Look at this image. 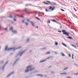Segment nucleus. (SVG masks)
<instances>
[{"label": "nucleus", "mask_w": 78, "mask_h": 78, "mask_svg": "<svg viewBox=\"0 0 78 78\" xmlns=\"http://www.w3.org/2000/svg\"><path fill=\"white\" fill-rule=\"evenodd\" d=\"M0 63H1V64H2V63H3V61H1L0 62Z\"/></svg>", "instance_id": "41"}, {"label": "nucleus", "mask_w": 78, "mask_h": 78, "mask_svg": "<svg viewBox=\"0 0 78 78\" xmlns=\"http://www.w3.org/2000/svg\"><path fill=\"white\" fill-rule=\"evenodd\" d=\"M27 50V49H25V50H24L23 51L22 50L20 51L18 53L16 56V57H17L18 55L20 56L21 57L22 55L23 54V53H24L25 51H26Z\"/></svg>", "instance_id": "2"}, {"label": "nucleus", "mask_w": 78, "mask_h": 78, "mask_svg": "<svg viewBox=\"0 0 78 78\" xmlns=\"http://www.w3.org/2000/svg\"><path fill=\"white\" fill-rule=\"evenodd\" d=\"M74 10L75 11H76V10L75 8H74Z\"/></svg>", "instance_id": "54"}, {"label": "nucleus", "mask_w": 78, "mask_h": 78, "mask_svg": "<svg viewBox=\"0 0 78 78\" xmlns=\"http://www.w3.org/2000/svg\"><path fill=\"white\" fill-rule=\"evenodd\" d=\"M29 6V5L28 4H26L25 5V6Z\"/></svg>", "instance_id": "40"}, {"label": "nucleus", "mask_w": 78, "mask_h": 78, "mask_svg": "<svg viewBox=\"0 0 78 78\" xmlns=\"http://www.w3.org/2000/svg\"><path fill=\"white\" fill-rule=\"evenodd\" d=\"M37 76H41V77L43 76V75L42 74H37Z\"/></svg>", "instance_id": "10"}, {"label": "nucleus", "mask_w": 78, "mask_h": 78, "mask_svg": "<svg viewBox=\"0 0 78 78\" xmlns=\"http://www.w3.org/2000/svg\"><path fill=\"white\" fill-rule=\"evenodd\" d=\"M46 48H42L43 50H45V49H46Z\"/></svg>", "instance_id": "50"}, {"label": "nucleus", "mask_w": 78, "mask_h": 78, "mask_svg": "<svg viewBox=\"0 0 78 78\" xmlns=\"http://www.w3.org/2000/svg\"><path fill=\"white\" fill-rule=\"evenodd\" d=\"M21 17H23V15H21Z\"/></svg>", "instance_id": "56"}, {"label": "nucleus", "mask_w": 78, "mask_h": 78, "mask_svg": "<svg viewBox=\"0 0 78 78\" xmlns=\"http://www.w3.org/2000/svg\"><path fill=\"white\" fill-rule=\"evenodd\" d=\"M52 21H53V22H55V23H58L57 21H56V20H53Z\"/></svg>", "instance_id": "20"}, {"label": "nucleus", "mask_w": 78, "mask_h": 78, "mask_svg": "<svg viewBox=\"0 0 78 78\" xmlns=\"http://www.w3.org/2000/svg\"><path fill=\"white\" fill-rule=\"evenodd\" d=\"M30 40V38H28L27 39V42H29V40Z\"/></svg>", "instance_id": "19"}, {"label": "nucleus", "mask_w": 78, "mask_h": 78, "mask_svg": "<svg viewBox=\"0 0 78 78\" xmlns=\"http://www.w3.org/2000/svg\"><path fill=\"white\" fill-rule=\"evenodd\" d=\"M58 32H59V33H61V30H58Z\"/></svg>", "instance_id": "46"}, {"label": "nucleus", "mask_w": 78, "mask_h": 78, "mask_svg": "<svg viewBox=\"0 0 78 78\" xmlns=\"http://www.w3.org/2000/svg\"><path fill=\"white\" fill-rule=\"evenodd\" d=\"M46 61V59L43 60L42 61H41L40 62V63H42V62H45Z\"/></svg>", "instance_id": "8"}, {"label": "nucleus", "mask_w": 78, "mask_h": 78, "mask_svg": "<svg viewBox=\"0 0 78 78\" xmlns=\"http://www.w3.org/2000/svg\"><path fill=\"white\" fill-rule=\"evenodd\" d=\"M52 5H56V4L55 3H54V4H53Z\"/></svg>", "instance_id": "55"}, {"label": "nucleus", "mask_w": 78, "mask_h": 78, "mask_svg": "<svg viewBox=\"0 0 78 78\" xmlns=\"http://www.w3.org/2000/svg\"><path fill=\"white\" fill-rule=\"evenodd\" d=\"M48 23H50L51 21L50 20H48Z\"/></svg>", "instance_id": "31"}, {"label": "nucleus", "mask_w": 78, "mask_h": 78, "mask_svg": "<svg viewBox=\"0 0 78 78\" xmlns=\"http://www.w3.org/2000/svg\"><path fill=\"white\" fill-rule=\"evenodd\" d=\"M61 11H63V12H64L65 11L64 10V9H61Z\"/></svg>", "instance_id": "38"}, {"label": "nucleus", "mask_w": 78, "mask_h": 78, "mask_svg": "<svg viewBox=\"0 0 78 78\" xmlns=\"http://www.w3.org/2000/svg\"><path fill=\"white\" fill-rule=\"evenodd\" d=\"M51 73L52 74H54V73H55V72H54V71H52V72H51Z\"/></svg>", "instance_id": "27"}, {"label": "nucleus", "mask_w": 78, "mask_h": 78, "mask_svg": "<svg viewBox=\"0 0 78 78\" xmlns=\"http://www.w3.org/2000/svg\"><path fill=\"white\" fill-rule=\"evenodd\" d=\"M8 62H9L8 61H7L6 62V63H5V65H4V66H3L2 67H0V69H4L5 68V66H6V65L8 64Z\"/></svg>", "instance_id": "6"}, {"label": "nucleus", "mask_w": 78, "mask_h": 78, "mask_svg": "<svg viewBox=\"0 0 78 78\" xmlns=\"http://www.w3.org/2000/svg\"><path fill=\"white\" fill-rule=\"evenodd\" d=\"M31 67H32V66L31 65H30L27 67H26V69H29V68L30 69H31Z\"/></svg>", "instance_id": "9"}, {"label": "nucleus", "mask_w": 78, "mask_h": 78, "mask_svg": "<svg viewBox=\"0 0 78 78\" xmlns=\"http://www.w3.org/2000/svg\"><path fill=\"white\" fill-rule=\"evenodd\" d=\"M61 54H62V56H65V55H64V54L63 53H61Z\"/></svg>", "instance_id": "29"}, {"label": "nucleus", "mask_w": 78, "mask_h": 78, "mask_svg": "<svg viewBox=\"0 0 78 78\" xmlns=\"http://www.w3.org/2000/svg\"><path fill=\"white\" fill-rule=\"evenodd\" d=\"M19 59H20L19 58L16 59V61H15V62H14L13 63V64H12V66H15V65L16 64V62H17L18 61H19Z\"/></svg>", "instance_id": "5"}, {"label": "nucleus", "mask_w": 78, "mask_h": 78, "mask_svg": "<svg viewBox=\"0 0 78 78\" xmlns=\"http://www.w3.org/2000/svg\"><path fill=\"white\" fill-rule=\"evenodd\" d=\"M21 47L20 46L19 47H18L17 48H10L9 49H8V46L6 45L5 47V51H6V50H7V51H9V50H12L13 51H14L16 50H17L18 49H20V48H21Z\"/></svg>", "instance_id": "1"}, {"label": "nucleus", "mask_w": 78, "mask_h": 78, "mask_svg": "<svg viewBox=\"0 0 78 78\" xmlns=\"http://www.w3.org/2000/svg\"><path fill=\"white\" fill-rule=\"evenodd\" d=\"M55 54H58V53L55 52Z\"/></svg>", "instance_id": "58"}, {"label": "nucleus", "mask_w": 78, "mask_h": 78, "mask_svg": "<svg viewBox=\"0 0 78 78\" xmlns=\"http://www.w3.org/2000/svg\"><path fill=\"white\" fill-rule=\"evenodd\" d=\"M2 70H4V69H2Z\"/></svg>", "instance_id": "61"}, {"label": "nucleus", "mask_w": 78, "mask_h": 78, "mask_svg": "<svg viewBox=\"0 0 78 78\" xmlns=\"http://www.w3.org/2000/svg\"><path fill=\"white\" fill-rule=\"evenodd\" d=\"M52 7L51 6L49 8V9L50 10L51 9H52Z\"/></svg>", "instance_id": "36"}, {"label": "nucleus", "mask_w": 78, "mask_h": 78, "mask_svg": "<svg viewBox=\"0 0 78 78\" xmlns=\"http://www.w3.org/2000/svg\"><path fill=\"white\" fill-rule=\"evenodd\" d=\"M29 6H33V5L31 4H29Z\"/></svg>", "instance_id": "44"}, {"label": "nucleus", "mask_w": 78, "mask_h": 78, "mask_svg": "<svg viewBox=\"0 0 78 78\" xmlns=\"http://www.w3.org/2000/svg\"><path fill=\"white\" fill-rule=\"evenodd\" d=\"M51 66H50L48 67V69H50V68H51Z\"/></svg>", "instance_id": "43"}, {"label": "nucleus", "mask_w": 78, "mask_h": 78, "mask_svg": "<svg viewBox=\"0 0 78 78\" xmlns=\"http://www.w3.org/2000/svg\"><path fill=\"white\" fill-rule=\"evenodd\" d=\"M13 54V53H11L10 54V55H12Z\"/></svg>", "instance_id": "60"}, {"label": "nucleus", "mask_w": 78, "mask_h": 78, "mask_svg": "<svg viewBox=\"0 0 78 78\" xmlns=\"http://www.w3.org/2000/svg\"><path fill=\"white\" fill-rule=\"evenodd\" d=\"M63 34H65L66 36H69V32L68 33L66 30H63L62 31Z\"/></svg>", "instance_id": "3"}, {"label": "nucleus", "mask_w": 78, "mask_h": 78, "mask_svg": "<svg viewBox=\"0 0 78 78\" xmlns=\"http://www.w3.org/2000/svg\"><path fill=\"white\" fill-rule=\"evenodd\" d=\"M27 20L28 22H30V20H28V19H27Z\"/></svg>", "instance_id": "37"}, {"label": "nucleus", "mask_w": 78, "mask_h": 78, "mask_svg": "<svg viewBox=\"0 0 78 78\" xmlns=\"http://www.w3.org/2000/svg\"><path fill=\"white\" fill-rule=\"evenodd\" d=\"M14 73V71H13L11 73H10L7 76V78H8V77H9V76H10L11 75H12V74H13Z\"/></svg>", "instance_id": "7"}, {"label": "nucleus", "mask_w": 78, "mask_h": 78, "mask_svg": "<svg viewBox=\"0 0 78 78\" xmlns=\"http://www.w3.org/2000/svg\"><path fill=\"white\" fill-rule=\"evenodd\" d=\"M44 4H46V5H50V4L46 2H44Z\"/></svg>", "instance_id": "24"}, {"label": "nucleus", "mask_w": 78, "mask_h": 78, "mask_svg": "<svg viewBox=\"0 0 78 78\" xmlns=\"http://www.w3.org/2000/svg\"><path fill=\"white\" fill-rule=\"evenodd\" d=\"M12 29H13V28L12 27L10 28V30L12 31H13V30H12Z\"/></svg>", "instance_id": "21"}, {"label": "nucleus", "mask_w": 78, "mask_h": 78, "mask_svg": "<svg viewBox=\"0 0 78 78\" xmlns=\"http://www.w3.org/2000/svg\"><path fill=\"white\" fill-rule=\"evenodd\" d=\"M22 22H23V23H24V22H25V21L23 20H22Z\"/></svg>", "instance_id": "51"}, {"label": "nucleus", "mask_w": 78, "mask_h": 78, "mask_svg": "<svg viewBox=\"0 0 78 78\" xmlns=\"http://www.w3.org/2000/svg\"><path fill=\"white\" fill-rule=\"evenodd\" d=\"M60 74L61 75H67V73H61Z\"/></svg>", "instance_id": "11"}, {"label": "nucleus", "mask_w": 78, "mask_h": 78, "mask_svg": "<svg viewBox=\"0 0 78 78\" xmlns=\"http://www.w3.org/2000/svg\"><path fill=\"white\" fill-rule=\"evenodd\" d=\"M32 52V50H30L29 51V53H31Z\"/></svg>", "instance_id": "49"}, {"label": "nucleus", "mask_w": 78, "mask_h": 78, "mask_svg": "<svg viewBox=\"0 0 78 78\" xmlns=\"http://www.w3.org/2000/svg\"><path fill=\"white\" fill-rule=\"evenodd\" d=\"M4 30H5V31H7V30H8V29H7V28H5L4 29Z\"/></svg>", "instance_id": "39"}, {"label": "nucleus", "mask_w": 78, "mask_h": 78, "mask_svg": "<svg viewBox=\"0 0 78 78\" xmlns=\"http://www.w3.org/2000/svg\"><path fill=\"white\" fill-rule=\"evenodd\" d=\"M35 72H37V71H35Z\"/></svg>", "instance_id": "62"}, {"label": "nucleus", "mask_w": 78, "mask_h": 78, "mask_svg": "<svg viewBox=\"0 0 78 78\" xmlns=\"http://www.w3.org/2000/svg\"><path fill=\"white\" fill-rule=\"evenodd\" d=\"M63 45H64V46H65V47H67V45H66V44L63 43Z\"/></svg>", "instance_id": "30"}, {"label": "nucleus", "mask_w": 78, "mask_h": 78, "mask_svg": "<svg viewBox=\"0 0 78 78\" xmlns=\"http://www.w3.org/2000/svg\"><path fill=\"white\" fill-rule=\"evenodd\" d=\"M12 32L13 33H14V34H17V31H12Z\"/></svg>", "instance_id": "13"}, {"label": "nucleus", "mask_w": 78, "mask_h": 78, "mask_svg": "<svg viewBox=\"0 0 78 78\" xmlns=\"http://www.w3.org/2000/svg\"><path fill=\"white\" fill-rule=\"evenodd\" d=\"M67 70V69H63V70Z\"/></svg>", "instance_id": "45"}, {"label": "nucleus", "mask_w": 78, "mask_h": 78, "mask_svg": "<svg viewBox=\"0 0 78 78\" xmlns=\"http://www.w3.org/2000/svg\"><path fill=\"white\" fill-rule=\"evenodd\" d=\"M58 42H56L55 43V45H58Z\"/></svg>", "instance_id": "35"}, {"label": "nucleus", "mask_w": 78, "mask_h": 78, "mask_svg": "<svg viewBox=\"0 0 78 78\" xmlns=\"http://www.w3.org/2000/svg\"><path fill=\"white\" fill-rule=\"evenodd\" d=\"M67 38H68V39H73L72 37H71L70 36L67 37Z\"/></svg>", "instance_id": "14"}, {"label": "nucleus", "mask_w": 78, "mask_h": 78, "mask_svg": "<svg viewBox=\"0 0 78 78\" xmlns=\"http://www.w3.org/2000/svg\"><path fill=\"white\" fill-rule=\"evenodd\" d=\"M28 9L27 8H25L24 9V11H25V12H27V11H28Z\"/></svg>", "instance_id": "12"}, {"label": "nucleus", "mask_w": 78, "mask_h": 78, "mask_svg": "<svg viewBox=\"0 0 78 78\" xmlns=\"http://www.w3.org/2000/svg\"><path fill=\"white\" fill-rule=\"evenodd\" d=\"M47 2H48V3H50V2L48 1Z\"/></svg>", "instance_id": "57"}, {"label": "nucleus", "mask_w": 78, "mask_h": 78, "mask_svg": "<svg viewBox=\"0 0 78 78\" xmlns=\"http://www.w3.org/2000/svg\"><path fill=\"white\" fill-rule=\"evenodd\" d=\"M75 66H78V65H77V64H74Z\"/></svg>", "instance_id": "48"}, {"label": "nucleus", "mask_w": 78, "mask_h": 78, "mask_svg": "<svg viewBox=\"0 0 78 78\" xmlns=\"http://www.w3.org/2000/svg\"><path fill=\"white\" fill-rule=\"evenodd\" d=\"M78 75V73H76L74 74V75L75 76H76V75Z\"/></svg>", "instance_id": "33"}, {"label": "nucleus", "mask_w": 78, "mask_h": 78, "mask_svg": "<svg viewBox=\"0 0 78 78\" xmlns=\"http://www.w3.org/2000/svg\"><path fill=\"white\" fill-rule=\"evenodd\" d=\"M16 16H19V15H15L13 16V17H14V18H16V17H17Z\"/></svg>", "instance_id": "16"}, {"label": "nucleus", "mask_w": 78, "mask_h": 78, "mask_svg": "<svg viewBox=\"0 0 78 78\" xmlns=\"http://www.w3.org/2000/svg\"><path fill=\"white\" fill-rule=\"evenodd\" d=\"M60 28L61 29V28H62V26H60Z\"/></svg>", "instance_id": "59"}, {"label": "nucleus", "mask_w": 78, "mask_h": 78, "mask_svg": "<svg viewBox=\"0 0 78 78\" xmlns=\"http://www.w3.org/2000/svg\"><path fill=\"white\" fill-rule=\"evenodd\" d=\"M30 13H33V12H30Z\"/></svg>", "instance_id": "63"}, {"label": "nucleus", "mask_w": 78, "mask_h": 78, "mask_svg": "<svg viewBox=\"0 0 78 78\" xmlns=\"http://www.w3.org/2000/svg\"><path fill=\"white\" fill-rule=\"evenodd\" d=\"M45 10H46V12H48L49 11V10L47 9H45Z\"/></svg>", "instance_id": "28"}, {"label": "nucleus", "mask_w": 78, "mask_h": 78, "mask_svg": "<svg viewBox=\"0 0 78 78\" xmlns=\"http://www.w3.org/2000/svg\"><path fill=\"white\" fill-rule=\"evenodd\" d=\"M50 54V51L47 52L45 53L46 55H49V54Z\"/></svg>", "instance_id": "15"}, {"label": "nucleus", "mask_w": 78, "mask_h": 78, "mask_svg": "<svg viewBox=\"0 0 78 78\" xmlns=\"http://www.w3.org/2000/svg\"><path fill=\"white\" fill-rule=\"evenodd\" d=\"M66 78H71V77L70 76H68V77H67Z\"/></svg>", "instance_id": "52"}, {"label": "nucleus", "mask_w": 78, "mask_h": 78, "mask_svg": "<svg viewBox=\"0 0 78 78\" xmlns=\"http://www.w3.org/2000/svg\"><path fill=\"white\" fill-rule=\"evenodd\" d=\"M9 18H12V16H9Z\"/></svg>", "instance_id": "32"}, {"label": "nucleus", "mask_w": 78, "mask_h": 78, "mask_svg": "<svg viewBox=\"0 0 78 78\" xmlns=\"http://www.w3.org/2000/svg\"><path fill=\"white\" fill-rule=\"evenodd\" d=\"M30 23H31V24L32 27H35V28H38V26H37V27H35V26H34V23H33V22L32 21H30Z\"/></svg>", "instance_id": "4"}, {"label": "nucleus", "mask_w": 78, "mask_h": 78, "mask_svg": "<svg viewBox=\"0 0 78 78\" xmlns=\"http://www.w3.org/2000/svg\"><path fill=\"white\" fill-rule=\"evenodd\" d=\"M28 71H29V70L27 69L25 71V72L26 73L27 72H28Z\"/></svg>", "instance_id": "25"}, {"label": "nucleus", "mask_w": 78, "mask_h": 78, "mask_svg": "<svg viewBox=\"0 0 78 78\" xmlns=\"http://www.w3.org/2000/svg\"><path fill=\"white\" fill-rule=\"evenodd\" d=\"M32 70H33V69H30V71H31Z\"/></svg>", "instance_id": "53"}, {"label": "nucleus", "mask_w": 78, "mask_h": 78, "mask_svg": "<svg viewBox=\"0 0 78 78\" xmlns=\"http://www.w3.org/2000/svg\"><path fill=\"white\" fill-rule=\"evenodd\" d=\"M25 23L26 25V26H28V23H27V22H25Z\"/></svg>", "instance_id": "23"}, {"label": "nucleus", "mask_w": 78, "mask_h": 78, "mask_svg": "<svg viewBox=\"0 0 78 78\" xmlns=\"http://www.w3.org/2000/svg\"><path fill=\"white\" fill-rule=\"evenodd\" d=\"M72 46H73V47H74V48H77V47H76V46L74 45H72Z\"/></svg>", "instance_id": "17"}, {"label": "nucleus", "mask_w": 78, "mask_h": 78, "mask_svg": "<svg viewBox=\"0 0 78 78\" xmlns=\"http://www.w3.org/2000/svg\"><path fill=\"white\" fill-rule=\"evenodd\" d=\"M73 54L72 58H73Z\"/></svg>", "instance_id": "47"}, {"label": "nucleus", "mask_w": 78, "mask_h": 78, "mask_svg": "<svg viewBox=\"0 0 78 78\" xmlns=\"http://www.w3.org/2000/svg\"><path fill=\"white\" fill-rule=\"evenodd\" d=\"M55 7L54 6V7L52 9H51V11H53V10H54V9H55Z\"/></svg>", "instance_id": "22"}, {"label": "nucleus", "mask_w": 78, "mask_h": 78, "mask_svg": "<svg viewBox=\"0 0 78 78\" xmlns=\"http://www.w3.org/2000/svg\"><path fill=\"white\" fill-rule=\"evenodd\" d=\"M35 18L36 19H37V20H40V21H41V19L38 18V17H36Z\"/></svg>", "instance_id": "18"}, {"label": "nucleus", "mask_w": 78, "mask_h": 78, "mask_svg": "<svg viewBox=\"0 0 78 78\" xmlns=\"http://www.w3.org/2000/svg\"><path fill=\"white\" fill-rule=\"evenodd\" d=\"M69 57H70V58L71 57V55L70 54H69Z\"/></svg>", "instance_id": "42"}, {"label": "nucleus", "mask_w": 78, "mask_h": 78, "mask_svg": "<svg viewBox=\"0 0 78 78\" xmlns=\"http://www.w3.org/2000/svg\"><path fill=\"white\" fill-rule=\"evenodd\" d=\"M53 58V57L50 56L49 57H48L47 58V59H50V58Z\"/></svg>", "instance_id": "26"}, {"label": "nucleus", "mask_w": 78, "mask_h": 78, "mask_svg": "<svg viewBox=\"0 0 78 78\" xmlns=\"http://www.w3.org/2000/svg\"><path fill=\"white\" fill-rule=\"evenodd\" d=\"M65 69H68V68H65Z\"/></svg>", "instance_id": "64"}, {"label": "nucleus", "mask_w": 78, "mask_h": 78, "mask_svg": "<svg viewBox=\"0 0 78 78\" xmlns=\"http://www.w3.org/2000/svg\"><path fill=\"white\" fill-rule=\"evenodd\" d=\"M13 20L15 21V22H16L17 21V20L15 19H13Z\"/></svg>", "instance_id": "34"}]
</instances>
